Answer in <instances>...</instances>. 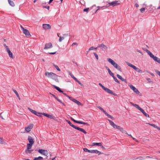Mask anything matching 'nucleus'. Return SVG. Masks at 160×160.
Masks as SVG:
<instances>
[{"label": "nucleus", "mask_w": 160, "mask_h": 160, "mask_svg": "<svg viewBox=\"0 0 160 160\" xmlns=\"http://www.w3.org/2000/svg\"><path fill=\"white\" fill-rule=\"evenodd\" d=\"M107 60L109 63L111 64L116 69L119 71H121L120 67L114 61L110 58H107Z\"/></svg>", "instance_id": "f257e3e1"}, {"label": "nucleus", "mask_w": 160, "mask_h": 160, "mask_svg": "<svg viewBox=\"0 0 160 160\" xmlns=\"http://www.w3.org/2000/svg\"><path fill=\"white\" fill-rule=\"evenodd\" d=\"M45 75L48 78H50L55 80L57 79V75L55 73L52 72H46L45 73Z\"/></svg>", "instance_id": "f03ea898"}, {"label": "nucleus", "mask_w": 160, "mask_h": 160, "mask_svg": "<svg viewBox=\"0 0 160 160\" xmlns=\"http://www.w3.org/2000/svg\"><path fill=\"white\" fill-rule=\"evenodd\" d=\"M146 52L150 57L153 59L154 61L157 62L160 64V58L154 56L151 52L148 50H146Z\"/></svg>", "instance_id": "7ed1b4c3"}, {"label": "nucleus", "mask_w": 160, "mask_h": 160, "mask_svg": "<svg viewBox=\"0 0 160 160\" xmlns=\"http://www.w3.org/2000/svg\"><path fill=\"white\" fill-rule=\"evenodd\" d=\"M67 122L69 124V125L71 127L73 128H74L80 131L83 132L84 134H86L87 132L83 129L79 128L78 127L72 124V123L68 120H66Z\"/></svg>", "instance_id": "20e7f679"}, {"label": "nucleus", "mask_w": 160, "mask_h": 160, "mask_svg": "<svg viewBox=\"0 0 160 160\" xmlns=\"http://www.w3.org/2000/svg\"><path fill=\"white\" fill-rule=\"evenodd\" d=\"M98 84L105 92L107 93L115 96L116 95V94L114 93L112 90L107 88L103 86L101 83H99Z\"/></svg>", "instance_id": "39448f33"}, {"label": "nucleus", "mask_w": 160, "mask_h": 160, "mask_svg": "<svg viewBox=\"0 0 160 160\" xmlns=\"http://www.w3.org/2000/svg\"><path fill=\"white\" fill-rule=\"evenodd\" d=\"M126 63L128 66L132 68H133L134 70H135L137 72H138L140 73H142V72L141 70L139 68H137L135 66H134V65L128 62H126Z\"/></svg>", "instance_id": "423d86ee"}, {"label": "nucleus", "mask_w": 160, "mask_h": 160, "mask_svg": "<svg viewBox=\"0 0 160 160\" xmlns=\"http://www.w3.org/2000/svg\"><path fill=\"white\" fill-rule=\"evenodd\" d=\"M20 27L21 30L22 31L23 33L27 37H28L31 36L28 30L24 28L21 25Z\"/></svg>", "instance_id": "0eeeda50"}, {"label": "nucleus", "mask_w": 160, "mask_h": 160, "mask_svg": "<svg viewBox=\"0 0 160 160\" xmlns=\"http://www.w3.org/2000/svg\"><path fill=\"white\" fill-rule=\"evenodd\" d=\"M38 152L40 154L48 157V152L47 150L42 149H39L38 150Z\"/></svg>", "instance_id": "6e6552de"}, {"label": "nucleus", "mask_w": 160, "mask_h": 160, "mask_svg": "<svg viewBox=\"0 0 160 160\" xmlns=\"http://www.w3.org/2000/svg\"><path fill=\"white\" fill-rule=\"evenodd\" d=\"M129 86L130 88L132 89L135 93L138 94H139V92L138 90V89L137 88H136L135 87H134L131 84H130Z\"/></svg>", "instance_id": "1a4fd4ad"}, {"label": "nucleus", "mask_w": 160, "mask_h": 160, "mask_svg": "<svg viewBox=\"0 0 160 160\" xmlns=\"http://www.w3.org/2000/svg\"><path fill=\"white\" fill-rule=\"evenodd\" d=\"M138 109L140 111V112L146 117L149 118V116L148 114H147L145 111L141 108L139 107H138Z\"/></svg>", "instance_id": "9d476101"}, {"label": "nucleus", "mask_w": 160, "mask_h": 160, "mask_svg": "<svg viewBox=\"0 0 160 160\" xmlns=\"http://www.w3.org/2000/svg\"><path fill=\"white\" fill-rule=\"evenodd\" d=\"M33 125L32 124H30L28 127H26L25 128V130L26 132H28L30 131L31 129L33 128Z\"/></svg>", "instance_id": "9b49d317"}, {"label": "nucleus", "mask_w": 160, "mask_h": 160, "mask_svg": "<svg viewBox=\"0 0 160 160\" xmlns=\"http://www.w3.org/2000/svg\"><path fill=\"white\" fill-rule=\"evenodd\" d=\"M41 114L42 115L44 116H45L51 119H54L55 118V117L52 115H50L47 113L42 112L41 113Z\"/></svg>", "instance_id": "f8f14e48"}, {"label": "nucleus", "mask_w": 160, "mask_h": 160, "mask_svg": "<svg viewBox=\"0 0 160 160\" xmlns=\"http://www.w3.org/2000/svg\"><path fill=\"white\" fill-rule=\"evenodd\" d=\"M98 48H100L103 51L107 50L108 48L105 45H104L103 43L99 44L98 46Z\"/></svg>", "instance_id": "ddd939ff"}, {"label": "nucleus", "mask_w": 160, "mask_h": 160, "mask_svg": "<svg viewBox=\"0 0 160 160\" xmlns=\"http://www.w3.org/2000/svg\"><path fill=\"white\" fill-rule=\"evenodd\" d=\"M52 47V44L50 42L47 43L45 44V47L44 48V49H47L50 48H51Z\"/></svg>", "instance_id": "4468645a"}, {"label": "nucleus", "mask_w": 160, "mask_h": 160, "mask_svg": "<svg viewBox=\"0 0 160 160\" xmlns=\"http://www.w3.org/2000/svg\"><path fill=\"white\" fill-rule=\"evenodd\" d=\"M42 28L44 30L50 29L51 28V26L48 24H42Z\"/></svg>", "instance_id": "2eb2a0df"}, {"label": "nucleus", "mask_w": 160, "mask_h": 160, "mask_svg": "<svg viewBox=\"0 0 160 160\" xmlns=\"http://www.w3.org/2000/svg\"><path fill=\"white\" fill-rule=\"evenodd\" d=\"M28 109L33 114L38 116V114H41V112H38L36 111L33 110L29 108H28Z\"/></svg>", "instance_id": "dca6fc26"}, {"label": "nucleus", "mask_w": 160, "mask_h": 160, "mask_svg": "<svg viewBox=\"0 0 160 160\" xmlns=\"http://www.w3.org/2000/svg\"><path fill=\"white\" fill-rule=\"evenodd\" d=\"M70 98V100H71L73 102H74V103H76L78 105L80 106V105H82V103L79 101H77V100H76L74 98H73L72 97Z\"/></svg>", "instance_id": "f3484780"}, {"label": "nucleus", "mask_w": 160, "mask_h": 160, "mask_svg": "<svg viewBox=\"0 0 160 160\" xmlns=\"http://www.w3.org/2000/svg\"><path fill=\"white\" fill-rule=\"evenodd\" d=\"M28 140L30 144H33L34 143V141L33 138L30 136H28Z\"/></svg>", "instance_id": "a211bd4d"}, {"label": "nucleus", "mask_w": 160, "mask_h": 160, "mask_svg": "<svg viewBox=\"0 0 160 160\" xmlns=\"http://www.w3.org/2000/svg\"><path fill=\"white\" fill-rule=\"evenodd\" d=\"M118 1H114L111 2L109 3V4L110 6H115L119 4V3H118Z\"/></svg>", "instance_id": "6ab92c4d"}, {"label": "nucleus", "mask_w": 160, "mask_h": 160, "mask_svg": "<svg viewBox=\"0 0 160 160\" xmlns=\"http://www.w3.org/2000/svg\"><path fill=\"white\" fill-rule=\"evenodd\" d=\"M91 153H95L96 154H98V155H99L102 154V153L97 150H90V152Z\"/></svg>", "instance_id": "aec40b11"}, {"label": "nucleus", "mask_w": 160, "mask_h": 160, "mask_svg": "<svg viewBox=\"0 0 160 160\" xmlns=\"http://www.w3.org/2000/svg\"><path fill=\"white\" fill-rule=\"evenodd\" d=\"M7 51L8 53V55L10 57L12 58H14L12 53L11 52L9 49H8V50H7Z\"/></svg>", "instance_id": "412c9836"}, {"label": "nucleus", "mask_w": 160, "mask_h": 160, "mask_svg": "<svg viewBox=\"0 0 160 160\" xmlns=\"http://www.w3.org/2000/svg\"><path fill=\"white\" fill-rule=\"evenodd\" d=\"M95 145L98 146L100 147H101L102 148H104L102 145V143L101 142L97 143V142H93L92 143V146H93Z\"/></svg>", "instance_id": "4be33fe9"}, {"label": "nucleus", "mask_w": 160, "mask_h": 160, "mask_svg": "<svg viewBox=\"0 0 160 160\" xmlns=\"http://www.w3.org/2000/svg\"><path fill=\"white\" fill-rule=\"evenodd\" d=\"M117 76L118 78L120 79L121 81H124L125 83H127V81L125 79L123 78L120 75L117 74Z\"/></svg>", "instance_id": "5701e85b"}, {"label": "nucleus", "mask_w": 160, "mask_h": 160, "mask_svg": "<svg viewBox=\"0 0 160 160\" xmlns=\"http://www.w3.org/2000/svg\"><path fill=\"white\" fill-rule=\"evenodd\" d=\"M15 0H8V3L12 7H14L15 6L13 1Z\"/></svg>", "instance_id": "b1692460"}, {"label": "nucleus", "mask_w": 160, "mask_h": 160, "mask_svg": "<svg viewBox=\"0 0 160 160\" xmlns=\"http://www.w3.org/2000/svg\"><path fill=\"white\" fill-rule=\"evenodd\" d=\"M108 120L109 121L111 125L114 128H115L117 125L115 124L111 120L108 119Z\"/></svg>", "instance_id": "393cba45"}, {"label": "nucleus", "mask_w": 160, "mask_h": 160, "mask_svg": "<svg viewBox=\"0 0 160 160\" xmlns=\"http://www.w3.org/2000/svg\"><path fill=\"white\" fill-rule=\"evenodd\" d=\"M67 34H64L63 35V37H59V42H61L62 41V40H63L64 39V37H65L66 36H67Z\"/></svg>", "instance_id": "a878e982"}, {"label": "nucleus", "mask_w": 160, "mask_h": 160, "mask_svg": "<svg viewBox=\"0 0 160 160\" xmlns=\"http://www.w3.org/2000/svg\"><path fill=\"white\" fill-rule=\"evenodd\" d=\"M98 48V47L96 48H94V47H90L88 50L87 51V53H88V52L89 51H90L91 50H96L97 48Z\"/></svg>", "instance_id": "bb28decb"}, {"label": "nucleus", "mask_w": 160, "mask_h": 160, "mask_svg": "<svg viewBox=\"0 0 160 160\" xmlns=\"http://www.w3.org/2000/svg\"><path fill=\"white\" fill-rule=\"evenodd\" d=\"M53 87H54V88L58 91L59 92L63 93V92L58 87L55 86V85H53Z\"/></svg>", "instance_id": "cd10ccee"}, {"label": "nucleus", "mask_w": 160, "mask_h": 160, "mask_svg": "<svg viewBox=\"0 0 160 160\" xmlns=\"http://www.w3.org/2000/svg\"><path fill=\"white\" fill-rule=\"evenodd\" d=\"M77 123H78L83 124V125H88V124L87 123L85 122H82L80 121H78L77 122Z\"/></svg>", "instance_id": "c85d7f7f"}, {"label": "nucleus", "mask_w": 160, "mask_h": 160, "mask_svg": "<svg viewBox=\"0 0 160 160\" xmlns=\"http://www.w3.org/2000/svg\"><path fill=\"white\" fill-rule=\"evenodd\" d=\"M146 124L149 125L150 126L154 127L155 128H157V129L158 128V127L157 126H156L155 124H151V123H147Z\"/></svg>", "instance_id": "c756f323"}, {"label": "nucleus", "mask_w": 160, "mask_h": 160, "mask_svg": "<svg viewBox=\"0 0 160 160\" xmlns=\"http://www.w3.org/2000/svg\"><path fill=\"white\" fill-rule=\"evenodd\" d=\"M43 158L41 156L35 158L33 160H43Z\"/></svg>", "instance_id": "7c9ffc66"}, {"label": "nucleus", "mask_w": 160, "mask_h": 160, "mask_svg": "<svg viewBox=\"0 0 160 160\" xmlns=\"http://www.w3.org/2000/svg\"><path fill=\"white\" fill-rule=\"evenodd\" d=\"M32 145L33 144H31L30 143L28 144L27 145V149H30L31 148Z\"/></svg>", "instance_id": "2f4dec72"}, {"label": "nucleus", "mask_w": 160, "mask_h": 160, "mask_svg": "<svg viewBox=\"0 0 160 160\" xmlns=\"http://www.w3.org/2000/svg\"><path fill=\"white\" fill-rule=\"evenodd\" d=\"M115 128H116L119 130L120 131H121L122 130V129H123L122 128L119 126H118V125H116V127H115Z\"/></svg>", "instance_id": "473e14b6"}, {"label": "nucleus", "mask_w": 160, "mask_h": 160, "mask_svg": "<svg viewBox=\"0 0 160 160\" xmlns=\"http://www.w3.org/2000/svg\"><path fill=\"white\" fill-rule=\"evenodd\" d=\"M13 91L16 94V95H17V97L18 98H19V99H20V97L19 96V94H18V93L15 90H14V89H13Z\"/></svg>", "instance_id": "72a5a7b5"}, {"label": "nucleus", "mask_w": 160, "mask_h": 160, "mask_svg": "<svg viewBox=\"0 0 160 160\" xmlns=\"http://www.w3.org/2000/svg\"><path fill=\"white\" fill-rule=\"evenodd\" d=\"M53 66L54 67L57 69V70L59 71H60V69L59 68L58 66L55 64H53Z\"/></svg>", "instance_id": "f704fd0d"}, {"label": "nucleus", "mask_w": 160, "mask_h": 160, "mask_svg": "<svg viewBox=\"0 0 160 160\" xmlns=\"http://www.w3.org/2000/svg\"><path fill=\"white\" fill-rule=\"evenodd\" d=\"M108 72L109 74L112 77L114 76L113 73L112 72L110 69L108 70Z\"/></svg>", "instance_id": "c9c22d12"}, {"label": "nucleus", "mask_w": 160, "mask_h": 160, "mask_svg": "<svg viewBox=\"0 0 160 160\" xmlns=\"http://www.w3.org/2000/svg\"><path fill=\"white\" fill-rule=\"evenodd\" d=\"M114 81L117 83H119V81L118 80V79L115 77L114 76L113 77H112Z\"/></svg>", "instance_id": "e433bc0d"}, {"label": "nucleus", "mask_w": 160, "mask_h": 160, "mask_svg": "<svg viewBox=\"0 0 160 160\" xmlns=\"http://www.w3.org/2000/svg\"><path fill=\"white\" fill-rule=\"evenodd\" d=\"M131 104L133 105V106H134L136 108H137L138 109V107H139V106L137 104H134L133 103H132V102H131Z\"/></svg>", "instance_id": "4c0bfd02"}, {"label": "nucleus", "mask_w": 160, "mask_h": 160, "mask_svg": "<svg viewBox=\"0 0 160 160\" xmlns=\"http://www.w3.org/2000/svg\"><path fill=\"white\" fill-rule=\"evenodd\" d=\"M83 151L85 152H90V150L88 149L87 148H83Z\"/></svg>", "instance_id": "58836bf2"}, {"label": "nucleus", "mask_w": 160, "mask_h": 160, "mask_svg": "<svg viewBox=\"0 0 160 160\" xmlns=\"http://www.w3.org/2000/svg\"><path fill=\"white\" fill-rule=\"evenodd\" d=\"M32 151V150H30L29 149H27L26 150L25 152L27 153H30Z\"/></svg>", "instance_id": "ea45409f"}, {"label": "nucleus", "mask_w": 160, "mask_h": 160, "mask_svg": "<svg viewBox=\"0 0 160 160\" xmlns=\"http://www.w3.org/2000/svg\"><path fill=\"white\" fill-rule=\"evenodd\" d=\"M4 141L3 140V138H0V143L1 144H3L4 143Z\"/></svg>", "instance_id": "a19ab883"}, {"label": "nucleus", "mask_w": 160, "mask_h": 160, "mask_svg": "<svg viewBox=\"0 0 160 160\" xmlns=\"http://www.w3.org/2000/svg\"><path fill=\"white\" fill-rule=\"evenodd\" d=\"M104 7H98V8L96 10V12H97L99 10L101 9H104V8H103Z\"/></svg>", "instance_id": "79ce46f5"}, {"label": "nucleus", "mask_w": 160, "mask_h": 160, "mask_svg": "<svg viewBox=\"0 0 160 160\" xmlns=\"http://www.w3.org/2000/svg\"><path fill=\"white\" fill-rule=\"evenodd\" d=\"M98 108L103 112L105 111V110L102 108L100 106H98Z\"/></svg>", "instance_id": "37998d69"}, {"label": "nucleus", "mask_w": 160, "mask_h": 160, "mask_svg": "<svg viewBox=\"0 0 160 160\" xmlns=\"http://www.w3.org/2000/svg\"><path fill=\"white\" fill-rule=\"evenodd\" d=\"M121 132L123 133H125L126 134H128V133H127L126 131L124 130L123 129H122V130Z\"/></svg>", "instance_id": "c03bdc74"}, {"label": "nucleus", "mask_w": 160, "mask_h": 160, "mask_svg": "<svg viewBox=\"0 0 160 160\" xmlns=\"http://www.w3.org/2000/svg\"><path fill=\"white\" fill-rule=\"evenodd\" d=\"M145 10V8H142L140 9V11L142 13Z\"/></svg>", "instance_id": "a18cd8bd"}, {"label": "nucleus", "mask_w": 160, "mask_h": 160, "mask_svg": "<svg viewBox=\"0 0 160 160\" xmlns=\"http://www.w3.org/2000/svg\"><path fill=\"white\" fill-rule=\"evenodd\" d=\"M94 54L96 58V59L97 60H98V55L96 53H95V52L94 53Z\"/></svg>", "instance_id": "49530a36"}, {"label": "nucleus", "mask_w": 160, "mask_h": 160, "mask_svg": "<svg viewBox=\"0 0 160 160\" xmlns=\"http://www.w3.org/2000/svg\"><path fill=\"white\" fill-rule=\"evenodd\" d=\"M109 118L112 119V120H114V118L112 117V116L110 115L109 114L108 115V116Z\"/></svg>", "instance_id": "de8ad7c7"}, {"label": "nucleus", "mask_w": 160, "mask_h": 160, "mask_svg": "<svg viewBox=\"0 0 160 160\" xmlns=\"http://www.w3.org/2000/svg\"><path fill=\"white\" fill-rule=\"evenodd\" d=\"M70 119L72 120V121H73L74 122H76V123H77V122L78 121H77V120H75V119H74L73 118H72V117H70Z\"/></svg>", "instance_id": "09e8293b"}, {"label": "nucleus", "mask_w": 160, "mask_h": 160, "mask_svg": "<svg viewBox=\"0 0 160 160\" xmlns=\"http://www.w3.org/2000/svg\"><path fill=\"white\" fill-rule=\"evenodd\" d=\"M155 72L159 76H160V72L158 70H156Z\"/></svg>", "instance_id": "8fccbe9b"}, {"label": "nucleus", "mask_w": 160, "mask_h": 160, "mask_svg": "<svg viewBox=\"0 0 160 160\" xmlns=\"http://www.w3.org/2000/svg\"><path fill=\"white\" fill-rule=\"evenodd\" d=\"M68 73H69V75L71 76V77L72 78H73V77H74V76L72 74V73L70 72H68Z\"/></svg>", "instance_id": "3c124183"}, {"label": "nucleus", "mask_w": 160, "mask_h": 160, "mask_svg": "<svg viewBox=\"0 0 160 160\" xmlns=\"http://www.w3.org/2000/svg\"><path fill=\"white\" fill-rule=\"evenodd\" d=\"M63 94L66 96L69 99H70V98H71V97L68 96L66 93L63 92Z\"/></svg>", "instance_id": "603ef678"}, {"label": "nucleus", "mask_w": 160, "mask_h": 160, "mask_svg": "<svg viewBox=\"0 0 160 160\" xmlns=\"http://www.w3.org/2000/svg\"><path fill=\"white\" fill-rule=\"evenodd\" d=\"M137 51L140 53L142 55H143V53L142 52H141L140 50L138 49H137Z\"/></svg>", "instance_id": "864d4df0"}, {"label": "nucleus", "mask_w": 160, "mask_h": 160, "mask_svg": "<svg viewBox=\"0 0 160 160\" xmlns=\"http://www.w3.org/2000/svg\"><path fill=\"white\" fill-rule=\"evenodd\" d=\"M88 10H89L88 8L84 9L83 10V11L85 12H88Z\"/></svg>", "instance_id": "5fc2aeb1"}, {"label": "nucleus", "mask_w": 160, "mask_h": 160, "mask_svg": "<svg viewBox=\"0 0 160 160\" xmlns=\"http://www.w3.org/2000/svg\"><path fill=\"white\" fill-rule=\"evenodd\" d=\"M149 82H152L151 79L149 78H148L146 79Z\"/></svg>", "instance_id": "6e6d98bb"}, {"label": "nucleus", "mask_w": 160, "mask_h": 160, "mask_svg": "<svg viewBox=\"0 0 160 160\" xmlns=\"http://www.w3.org/2000/svg\"><path fill=\"white\" fill-rule=\"evenodd\" d=\"M4 46L5 47L6 49V50H8V49H9V48L8 47V46H7L5 44H4Z\"/></svg>", "instance_id": "4d7b16f0"}, {"label": "nucleus", "mask_w": 160, "mask_h": 160, "mask_svg": "<svg viewBox=\"0 0 160 160\" xmlns=\"http://www.w3.org/2000/svg\"><path fill=\"white\" fill-rule=\"evenodd\" d=\"M43 8H46L48 9V10L49 9V7L48 6H43Z\"/></svg>", "instance_id": "13d9d810"}, {"label": "nucleus", "mask_w": 160, "mask_h": 160, "mask_svg": "<svg viewBox=\"0 0 160 160\" xmlns=\"http://www.w3.org/2000/svg\"><path fill=\"white\" fill-rule=\"evenodd\" d=\"M72 78L75 81H76L77 82L78 81V79L74 77Z\"/></svg>", "instance_id": "bf43d9fd"}, {"label": "nucleus", "mask_w": 160, "mask_h": 160, "mask_svg": "<svg viewBox=\"0 0 160 160\" xmlns=\"http://www.w3.org/2000/svg\"><path fill=\"white\" fill-rule=\"evenodd\" d=\"M58 102H60V103H62V101H61V100H60V99H58V98H57V99H56Z\"/></svg>", "instance_id": "052dcab7"}, {"label": "nucleus", "mask_w": 160, "mask_h": 160, "mask_svg": "<svg viewBox=\"0 0 160 160\" xmlns=\"http://www.w3.org/2000/svg\"><path fill=\"white\" fill-rule=\"evenodd\" d=\"M103 112L105 114V115H106L107 116H108V115L109 114H108L105 111Z\"/></svg>", "instance_id": "680f3d73"}, {"label": "nucleus", "mask_w": 160, "mask_h": 160, "mask_svg": "<svg viewBox=\"0 0 160 160\" xmlns=\"http://www.w3.org/2000/svg\"><path fill=\"white\" fill-rule=\"evenodd\" d=\"M56 53V52H49V54H55Z\"/></svg>", "instance_id": "e2e57ef3"}, {"label": "nucleus", "mask_w": 160, "mask_h": 160, "mask_svg": "<svg viewBox=\"0 0 160 160\" xmlns=\"http://www.w3.org/2000/svg\"><path fill=\"white\" fill-rule=\"evenodd\" d=\"M81 86H82V84L79 81L77 82Z\"/></svg>", "instance_id": "0e129e2a"}, {"label": "nucleus", "mask_w": 160, "mask_h": 160, "mask_svg": "<svg viewBox=\"0 0 160 160\" xmlns=\"http://www.w3.org/2000/svg\"><path fill=\"white\" fill-rule=\"evenodd\" d=\"M77 45V43L76 42H74L72 44V46H73V45Z\"/></svg>", "instance_id": "69168bd1"}, {"label": "nucleus", "mask_w": 160, "mask_h": 160, "mask_svg": "<svg viewBox=\"0 0 160 160\" xmlns=\"http://www.w3.org/2000/svg\"><path fill=\"white\" fill-rule=\"evenodd\" d=\"M52 95L53 96V97L56 99H57V98H58L55 96L54 95V94H52Z\"/></svg>", "instance_id": "338daca9"}, {"label": "nucleus", "mask_w": 160, "mask_h": 160, "mask_svg": "<svg viewBox=\"0 0 160 160\" xmlns=\"http://www.w3.org/2000/svg\"><path fill=\"white\" fill-rule=\"evenodd\" d=\"M135 6L136 7H137V8H138V7H139V5L137 3H136L135 4Z\"/></svg>", "instance_id": "774afa93"}]
</instances>
